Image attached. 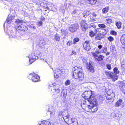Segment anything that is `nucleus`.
Wrapping results in <instances>:
<instances>
[{"label":"nucleus","mask_w":125,"mask_h":125,"mask_svg":"<svg viewBox=\"0 0 125 125\" xmlns=\"http://www.w3.org/2000/svg\"><path fill=\"white\" fill-rule=\"evenodd\" d=\"M122 103V100L121 99H120L116 103L115 106L116 107L120 106Z\"/></svg>","instance_id":"aec40b11"},{"label":"nucleus","mask_w":125,"mask_h":125,"mask_svg":"<svg viewBox=\"0 0 125 125\" xmlns=\"http://www.w3.org/2000/svg\"><path fill=\"white\" fill-rule=\"evenodd\" d=\"M84 13L86 15H88L90 13V12L89 11H87L86 12H84Z\"/></svg>","instance_id":"603ef678"},{"label":"nucleus","mask_w":125,"mask_h":125,"mask_svg":"<svg viewBox=\"0 0 125 125\" xmlns=\"http://www.w3.org/2000/svg\"><path fill=\"white\" fill-rule=\"evenodd\" d=\"M102 46L101 45H99L98 46V48L99 49H101L102 47Z\"/></svg>","instance_id":"6e6d98bb"},{"label":"nucleus","mask_w":125,"mask_h":125,"mask_svg":"<svg viewBox=\"0 0 125 125\" xmlns=\"http://www.w3.org/2000/svg\"><path fill=\"white\" fill-rule=\"evenodd\" d=\"M95 34L94 32L92 31H90L89 32V35L91 37H93L95 36Z\"/></svg>","instance_id":"72a5a7b5"},{"label":"nucleus","mask_w":125,"mask_h":125,"mask_svg":"<svg viewBox=\"0 0 125 125\" xmlns=\"http://www.w3.org/2000/svg\"><path fill=\"white\" fill-rule=\"evenodd\" d=\"M94 33H95V34H96V33L97 32V30L95 29L94 31Z\"/></svg>","instance_id":"052dcab7"},{"label":"nucleus","mask_w":125,"mask_h":125,"mask_svg":"<svg viewBox=\"0 0 125 125\" xmlns=\"http://www.w3.org/2000/svg\"><path fill=\"white\" fill-rule=\"evenodd\" d=\"M109 7L108 6H106V7L103 8L102 10L103 13H107L109 10Z\"/></svg>","instance_id":"bb28decb"},{"label":"nucleus","mask_w":125,"mask_h":125,"mask_svg":"<svg viewBox=\"0 0 125 125\" xmlns=\"http://www.w3.org/2000/svg\"><path fill=\"white\" fill-rule=\"evenodd\" d=\"M106 67L109 70H110L111 69V65L110 64H107L106 65Z\"/></svg>","instance_id":"49530a36"},{"label":"nucleus","mask_w":125,"mask_h":125,"mask_svg":"<svg viewBox=\"0 0 125 125\" xmlns=\"http://www.w3.org/2000/svg\"><path fill=\"white\" fill-rule=\"evenodd\" d=\"M101 52L99 50L98 51H95L94 52H92V54L93 56L95 59L98 56V55Z\"/></svg>","instance_id":"dca6fc26"},{"label":"nucleus","mask_w":125,"mask_h":125,"mask_svg":"<svg viewBox=\"0 0 125 125\" xmlns=\"http://www.w3.org/2000/svg\"><path fill=\"white\" fill-rule=\"evenodd\" d=\"M55 110H53L52 111H49L48 112L50 113L51 117H53L54 116V115L55 114Z\"/></svg>","instance_id":"473e14b6"},{"label":"nucleus","mask_w":125,"mask_h":125,"mask_svg":"<svg viewBox=\"0 0 125 125\" xmlns=\"http://www.w3.org/2000/svg\"><path fill=\"white\" fill-rule=\"evenodd\" d=\"M71 120L72 121V124L74 123L75 124H76L75 125L73 124V125H77V122L76 121V119L74 118H71Z\"/></svg>","instance_id":"58836bf2"},{"label":"nucleus","mask_w":125,"mask_h":125,"mask_svg":"<svg viewBox=\"0 0 125 125\" xmlns=\"http://www.w3.org/2000/svg\"><path fill=\"white\" fill-rule=\"evenodd\" d=\"M43 61H45V62H46L47 63H48V62H47V61H46V59H43Z\"/></svg>","instance_id":"69168bd1"},{"label":"nucleus","mask_w":125,"mask_h":125,"mask_svg":"<svg viewBox=\"0 0 125 125\" xmlns=\"http://www.w3.org/2000/svg\"><path fill=\"white\" fill-rule=\"evenodd\" d=\"M89 41H86L83 44V47L84 49L87 51H89L91 49Z\"/></svg>","instance_id":"9d476101"},{"label":"nucleus","mask_w":125,"mask_h":125,"mask_svg":"<svg viewBox=\"0 0 125 125\" xmlns=\"http://www.w3.org/2000/svg\"><path fill=\"white\" fill-rule=\"evenodd\" d=\"M62 72L61 70L58 69H56L55 70V72L54 73V78H58L62 74Z\"/></svg>","instance_id":"6e6552de"},{"label":"nucleus","mask_w":125,"mask_h":125,"mask_svg":"<svg viewBox=\"0 0 125 125\" xmlns=\"http://www.w3.org/2000/svg\"><path fill=\"white\" fill-rule=\"evenodd\" d=\"M97 105H93V107L92 109H91V112H94L97 111L98 109L97 107Z\"/></svg>","instance_id":"a878e982"},{"label":"nucleus","mask_w":125,"mask_h":125,"mask_svg":"<svg viewBox=\"0 0 125 125\" xmlns=\"http://www.w3.org/2000/svg\"><path fill=\"white\" fill-rule=\"evenodd\" d=\"M97 1V0H89L88 1V3L91 5H94L96 3Z\"/></svg>","instance_id":"7c9ffc66"},{"label":"nucleus","mask_w":125,"mask_h":125,"mask_svg":"<svg viewBox=\"0 0 125 125\" xmlns=\"http://www.w3.org/2000/svg\"><path fill=\"white\" fill-rule=\"evenodd\" d=\"M104 57L103 55H100L97 57L95 59L98 61H100L103 60Z\"/></svg>","instance_id":"5701e85b"},{"label":"nucleus","mask_w":125,"mask_h":125,"mask_svg":"<svg viewBox=\"0 0 125 125\" xmlns=\"http://www.w3.org/2000/svg\"><path fill=\"white\" fill-rule=\"evenodd\" d=\"M72 44V42L71 41H69L67 43V45L68 46H70Z\"/></svg>","instance_id":"3c124183"},{"label":"nucleus","mask_w":125,"mask_h":125,"mask_svg":"<svg viewBox=\"0 0 125 125\" xmlns=\"http://www.w3.org/2000/svg\"><path fill=\"white\" fill-rule=\"evenodd\" d=\"M14 16H12L10 15H9L6 20L7 22L9 23L14 19Z\"/></svg>","instance_id":"f3484780"},{"label":"nucleus","mask_w":125,"mask_h":125,"mask_svg":"<svg viewBox=\"0 0 125 125\" xmlns=\"http://www.w3.org/2000/svg\"><path fill=\"white\" fill-rule=\"evenodd\" d=\"M99 30L98 31L100 32V33H101V34L103 35V36L106 34V31L105 29H101Z\"/></svg>","instance_id":"6ab92c4d"},{"label":"nucleus","mask_w":125,"mask_h":125,"mask_svg":"<svg viewBox=\"0 0 125 125\" xmlns=\"http://www.w3.org/2000/svg\"><path fill=\"white\" fill-rule=\"evenodd\" d=\"M105 74L108 78L112 79V81L114 82L118 78V76L117 75L110 72L105 71Z\"/></svg>","instance_id":"f03ea898"},{"label":"nucleus","mask_w":125,"mask_h":125,"mask_svg":"<svg viewBox=\"0 0 125 125\" xmlns=\"http://www.w3.org/2000/svg\"><path fill=\"white\" fill-rule=\"evenodd\" d=\"M122 23L119 21L115 23V25L118 29H120L121 28Z\"/></svg>","instance_id":"c85d7f7f"},{"label":"nucleus","mask_w":125,"mask_h":125,"mask_svg":"<svg viewBox=\"0 0 125 125\" xmlns=\"http://www.w3.org/2000/svg\"><path fill=\"white\" fill-rule=\"evenodd\" d=\"M70 117V115H67L66 116H63L62 117L63 118L64 120L66 119H68Z\"/></svg>","instance_id":"37998d69"},{"label":"nucleus","mask_w":125,"mask_h":125,"mask_svg":"<svg viewBox=\"0 0 125 125\" xmlns=\"http://www.w3.org/2000/svg\"><path fill=\"white\" fill-rule=\"evenodd\" d=\"M81 24L82 30L84 31H86V30L88 29L87 24L85 23L83 21L81 23Z\"/></svg>","instance_id":"9b49d317"},{"label":"nucleus","mask_w":125,"mask_h":125,"mask_svg":"<svg viewBox=\"0 0 125 125\" xmlns=\"http://www.w3.org/2000/svg\"><path fill=\"white\" fill-rule=\"evenodd\" d=\"M110 50L112 52L114 53L116 51V49L114 45L111 46L110 47Z\"/></svg>","instance_id":"393cba45"},{"label":"nucleus","mask_w":125,"mask_h":125,"mask_svg":"<svg viewBox=\"0 0 125 125\" xmlns=\"http://www.w3.org/2000/svg\"><path fill=\"white\" fill-rule=\"evenodd\" d=\"M45 41L44 40H42L40 41L39 43V45L40 47H42L45 45Z\"/></svg>","instance_id":"b1692460"},{"label":"nucleus","mask_w":125,"mask_h":125,"mask_svg":"<svg viewBox=\"0 0 125 125\" xmlns=\"http://www.w3.org/2000/svg\"><path fill=\"white\" fill-rule=\"evenodd\" d=\"M121 66L122 67H124L125 66V62L123 60H121Z\"/></svg>","instance_id":"c9c22d12"},{"label":"nucleus","mask_w":125,"mask_h":125,"mask_svg":"<svg viewBox=\"0 0 125 125\" xmlns=\"http://www.w3.org/2000/svg\"><path fill=\"white\" fill-rule=\"evenodd\" d=\"M10 35L12 38H14L16 36V34L15 33H14L13 32H11Z\"/></svg>","instance_id":"09e8293b"},{"label":"nucleus","mask_w":125,"mask_h":125,"mask_svg":"<svg viewBox=\"0 0 125 125\" xmlns=\"http://www.w3.org/2000/svg\"><path fill=\"white\" fill-rule=\"evenodd\" d=\"M93 15L95 17L96 16V14L95 13H93Z\"/></svg>","instance_id":"680f3d73"},{"label":"nucleus","mask_w":125,"mask_h":125,"mask_svg":"<svg viewBox=\"0 0 125 125\" xmlns=\"http://www.w3.org/2000/svg\"><path fill=\"white\" fill-rule=\"evenodd\" d=\"M72 52L73 54L74 55H76V52L74 51H73Z\"/></svg>","instance_id":"13d9d810"},{"label":"nucleus","mask_w":125,"mask_h":125,"mask_svg":"<svg viewBox=\"0 0 125 125\" xmlns=\"http://www.w3.org/2000/svg\"><path fill=\"white\" fill-rule=\"evenodd\" d=\"M71 83V82L70 80H67L66 81L65 83V85L67 86L69 84H70Z\"/></svg>","instance_id":"ea45409f"},{"label":"nucleus","mask_w":125,"mask_h":125,"mask_svg":"<svg viewBox=\"0 0 125 125\" xmlns=\"http://www.w3.org/2000/svg\"><path fill=\"white\" fill-rule=\"evenodd\" d=\"M68 123H69V124H72V121L71 120V119H69L68 120Z\"/></svg>","instance_id":"5fc2aeb1"},{"label":"nucleus","mask_w":125,"mask_h":125,"mask_svg":"<svg viewBox=\"0 0 125 125\" xmlns=\"http://www.w3.org/2000/svg\"><path fill=\"white\" fill-rule=\"evenodd\" d=\"M114 97V94L112 93L110 94H108V95L106 97L107 100H108L111 99L113 97Z\"/></svg>","instance_id":"412c9836"},{"label":"nucleus","mask_w":125,"mask_h":125,"mask_svg":"<svg viewBox=\"0 0 125 125\" xmlns=\"http://www.w3.org/2000/svg\"><path fill=\"white\" fill-rule=\"evenodd\" d=\"M41 122V124H39L40 125H51V123L49 122L43 121Z\"/></svg>","instance_id":"4be33fe9"},{"label":"nucleus","mask_w":125,"mask_h":125,"mask_svg":"<svg viewBox=\"0 0 125 125\" xmlns=\"http://www.w3.org/2000/svg\"><path fill=\"white\" fill-rule=\"evenodd\" d=\"M42 22L41 21H40L37 22V25L40 26L42 25Z\"/></svg>","instance_id":"8fccbe9b"},{"label":"nucleus","mask_w":125,"mask_h":125,"mask_svg":"<svg viewBox=\"0 0 125 125\" xmlns=\"http://www.w3.org/2000/svg\"><path fill=\"white\" fill-rule=\"evenodd\" d=\"M85 106H86L85 109L86 110H87L88 109L89 111L91 110V109H92L93 106V105H86Z\"/></svg>","instance_id":"c756f323"},{"label":"nucleus","mask_w":125,"mask_h":125,"mask_svg":"<svg viewBox=\"0 0 125 125\" xmlns=\"http://www.w3.org/2000/svg\"><path fill=\"white\" fill-rule=\"evenodd\" d=\"M92 26L94 28H96V26L95 25H92Z\"/></svg>","instance_id":"e2e57ef3"},{"label":"nucleus","mask_w":125,"mask_h":125,"mask_svg":"<svg viewBox=\"0 0 125 125\" xmlns=\"http://www.w3.org/2000/svg\"><path fill=\"white\" fill-rule=\"evenodd\" d=\"M105 21L106 22L109 24L111 23L112 22V20L110 19H106Z\"/></svg>","instance_id":"79ce46f5"},{"label":"nucleus","mask_w":125,"mask_h":125,"mask_svg":"<svg viewBox=\"0 0 125 125\" xmlns=\"http://www.w3.org/2000/svg\"><path fill=\"white\" fill-rule=\"evenodd\" d=\"M31 28H33L34 29H35L36 28V27L33 25H31L30 26Z\"/></svg>","instance_id":"864d4df0"},{"label":"nucleus","mask_w":125,"mask_h":125,"mask_svg":"<svg viewBox=\"0 0 125 125\" xmlns=\"http://www.w3.org/2000/svg\"><path fill=\"white\" fill-rule=\"evenodd\" d=\"M98 26L99 27L102 28V29H103L106 27V26L104 24H99Z\"/></svg>","instance_id":"4c0bfd02"},{"label":"nucleus","mask_w":125,"mask_h":125,"mask_svg":"<svg viewBox=\"0 0 125 125\" xmlns=\"http://www.w3.org/2000/svg\"><path fill=\"white\" fill-rule=\"evenodd\" d=\"M110 54V53L109 52H107L106 53V55L107 56L109 55Z\"/></svg>","instance_id":"0e129e2a"},{"label":"nucleus","mask_w":125,"mask_h":125,"mask_svg":"<svg viewBox=\"0 0 125 125\" xmlns=\"http://www.w3.org/2000/svg\"><path fill=\"white\" fill-rule=\"evenodd\" d=\"M120 41L121 43L123 45L125 44V34L123 35L121 37Z\"/></svg>","instance_id":"a211bd4d"},{"label":"nucleus","mask_w":125,"mask_h":125,"mask_svg":"<svg viewBox=\"0 0 125 125\" xmlns=\"http://www.w3.org/2000/svg\"><path fill=\"white\" fill-rule=\"evenodd\" d=\"M18 30L24 31H27V27L22 24L18 26Z\"/></svg>","instance_id":"4468645a"},{"label":"nucleus","mask_w":125,"mask_h":125,"mask_svg":"<svg viewBox=\"0 0 125 125\" xmlns=\"http://www.w3.org/2000/svg\"><path fill=\"white\" fill-rule=\"evenodd\" d=\"M86 66L88 71L91 73L94 72L95 70L94 67L90 63L86 62Z\"/></svg>","instance_id":"1a4fd4ad"},{"label":"nucleus","mask_w":125,"mask_h":125,"mask_svg":"<svg viewBox=\"0 0 125 125\" xmlns=\"http://www.w3.org/2000/svg\"><path fill=\"white\" fill-rule=\"evenodd\" d=\"M79 28L78 24H75L70 26L69 28V30L71 32L73 33L76 31Z\"/></svg>","instance_id":"20e7f679"},{"label":"nucleus","mask_w":125,"mask_h":125,"mask_svg":"<svg viewBox=\"0 0 125 125\" xmlns=\"http://www.w3.org/2000/svg\"><path fill=\"white\" fill-rule=\"evenodd\" d=\"M32 77V80L34 82H36L38 81L40 79L39 77L37 74H30L28 76V78H30Z\"/></svg>","instance_id":"423d86ee"},{"label":"nucleus","mask_w":125,"mask_h":125,"mask_svg":"<svg viewBox=\"0 0 125 125\" xmlns=\"http://www.w3.org/2000/svg\"><path fill=\"white\" fill-rule=\"evenodd\" d=\"M89 96H90L89 98H87V100L90 102L91 105H97V102L96 99L94 96L92 95H89Z\"/></svg>","instance_id":"7ed1b4c3"},{"label":"nucleus","mask_w":125,"mask_h":125,"mask_svg":"<svg viewBox=\"0 0 125 125\" xmlns=\"http://www.w3.org/2000/svg\"><path fill=\"white\" fill-rule=\"evenodd\" d=\"M54 38L56 41L59 42L60 41V37L57 33L54 34Z\"/></svg>","instance_id":"cd10ccee"},{"label":"nucleus","mask_w":125,"mask_h":125,"mask_svg":"<svg viewBox=\"0 0 125 125\" xmlns=\"http://www.w3.org/2000/svg\"><path fill=\"white\" fill-rule=\"evenodd\" d=\"M29 60L30 62L31 63L38 58V57L35 55L34 53H33L29 55Z\"/></svg>","instance_id":"0eeeda50"},{"label":"nucleus","mask_w":125,"mask_h":125,"mask_svg":"<svg viewBox=\"0 0 125 125\" xmlns=\"http://www.w3.org/2000/svg\"><path fill=\"white\" fill-rule=\"evenodd\" d=\"M15 22L18 24H21L23 23V21L17 19L16 20Z\"/></svg>","instance_id":"e433bc0d"},{"label":"nucleus","mask_w":125,"mask_h":125,"mask_svg":"<svg viewBox=\"0 0 125 125\" xmlns=\"http://www.w3.org/2000/svg\"><path fill=\"white\" fill-rule=\"evenodd\" d=\"M59 88V86L56 85L54 86L52 89V90L53 92H56L57 93H58L60 91V89Z\"/></svg>","instance_id":"ddd939ff"},{"label":"nucleus","mask_w":125,"mask_h":125,"mask_svg":"<svg viewBox=\"0 0 125 125\" xmlns=\"http://www.w3.org/2000/svg\"><path fill=\"white\" fill-rule=\"evenodd\" d=\"M111 33L113 35H117V32L115 31H112L111 32Z\"/></svg>","instance_id":"de8ad7c7"},{"label":"nucleus","mask_w":125,"mask_h":125,"mask_svg":"<svg viewBox=\"0 0 125 125\" xmlns=\"http://www.w3.org/2000/svg\"><path fill=\"white\" fill-rule=\"evenodd\" d=\"M72 70V76L73 78L77 79L80 81L83 80L84 75L82 71V67L75 66L73 68Z\"/></svg>","instance_id":"f257e3e1"},{"label":"nucleus","mask_w":125,"mask_h":125,"mask_svg":"<svg viewBox=\"0 0 125 125\" xmlns=\"http://www.w3.org/2000/svg\"><path fill=\"white\" fill-rule=\"evenodd\" d=\"M67 95V93L66 91H64L63 89L62 90L61 93V95L62 96L64 97H65Z\"/></svg>","instance_id":"2f4dec72"},{"label":"nucleus","mask_w":125,"mask_h":125,"mask_svg":"<svg viewBox=\"0 0 125 125\" xmlns=\"http://www.w3.org/2000/svg\"><path fill=\"white\" fill-rule=\"evenodd\" d=\"M61 32L62 33H64L65 32V30L64 29H62L61 31Z\"/></svg>","instance_id":"bf43d9fd"},{"label":"nucleus","mask_w":125,"mask_h":125,"mask_svg":"<svg viewBox=\"0 0 125 125\" xmlns=\"http://www.w3.org/2000/svg\"><path fill=\"white\" fill-rule=\"evenodd\" d=\"M114 73L115 74H118L119 73V71L117 67H115L114 69Z\"/></svg>","instance_id":"f704fd0d"},{"label":"nucleus","mask_w":125,"mask_h":125,"mask_svg":"<svg viewBox=\"0 0 125 125\" xmlns=\"http://www.w3.org/2000/svg\"><path fill=\"white\" fill-rule=\"evenodd\" d=\"M91 92L90 91H85L82 94V96L83 97H84L85 99L87 100V98H88V97L90 96L89 95H91Z\"/></svg>","instance_id":"f8f14e48"},{"label":"nucleus","mask_w":125,"mask_h":125,"mask_svg":"<svg viewBox=\"0 0 125 125\" xmlns=\"http://www.w3.org/2000/svg\"><path fill=\"white\" fill-rule=\"evenodd\" d=\"M79 40V39L78 38H74L73 41V43L74 44H75L76 42H78Z\"/></svg>","instance_id":"a19ab883"},{"label":"nucleus","mask_w":125,"mask_h":125,"mask_svg":"<svg viewBox=\"0 0 125 125\" xmlns=\"http://www.w3.org/2000/svg\"><path fill=\"white\" fill-rule=\"evenodd\" d=\"M88 83V82H85L84 83H83L84 84L85 83Z\"/></svg>","instance_id":"338daca9"},{"label":"nucleus","mask_w":125,"mask_h":125,"mask_svg":"<svg viewBox=\"0 0 125 125\" xmlns=\"http://www.w3.org/2000/svg\"><path fill=\"white\" fill-rule=\"evenodd\" d=\"M108 40L110 42H112L114 40V38L111 36H109L108 38Z\"/></svg>","instance_id":"a18cd8bd"},{"label":"nucleus","mask_w":125,"mask_h":125,"mask_svg":"<svg viewBox=\"0 0 125 125\" xmlns=\"http://www.w3.org/2000/svg\"><path fill=\"white\" fill-rule=\"evenodd\" d=\"M62 115V116H64V113L62 112H61L60 113V114L59 115Z\"/></svg>","instance_id":"4d7b16f0"},{"label":"nucleus","mask_w":125,"mask_h":125,"mask_svg":"<svg viewBox=\"0 0 125 125\" xmlns=\"http://www.w3.org/2000/svg\"><path fill=\"white\" fill-rule=\"evenodd\" d=\"M103 49L101 50V52H105L107 51V49L106 47H104L103 48Z\"/></svg>","instance_id":"c03bdc74"},{"label":"nucleus","mask_w":125,"mask_h":125,"mask_svg":"<svg viewBox=\"0 0 125 125\" xmlns=\"http://www.w3.org/2000/svg\"><path fill=\"white\" fill-rule=\"evenodd\" d=\"M118 84L120 90L125 94V82L118 81Z\"/></svg>","instance_id":"39448f33"},{"label":"nucleus","mask_w":125,"mask_h":125,"mask_svg":"<svg viewBox=\"0 0 125 125\" xmlns=\"http://www.w3.org/2000/svg\"><path fill=\"white\" fill-rule=\"evenodd\" d=\"M103 37V35L101 34V33H99L96 36L95 38V39L96 41L100 40Z\"/></svg>","instance_id":"2eb2a0df"},{"label":"nucleus","mask_w":125,"mask_h":125,"mask_svg":"<svg viewBox=\"0 0 125 125\" xmlns=\"http://www.w3.org/2000/svg\"><path fill=\"white\" fill-rule=\"evenodd\" d=\"M83 104H84V103H83Z\"/></svg>","instance_id":"774afa93"}]
</instances>
